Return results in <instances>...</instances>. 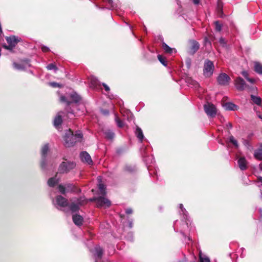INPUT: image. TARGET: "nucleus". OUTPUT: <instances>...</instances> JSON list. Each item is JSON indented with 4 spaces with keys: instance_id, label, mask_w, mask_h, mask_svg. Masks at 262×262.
Instances as JSON below:
<instances>
[{
    "instance_id": "nucleus-1",
    "label": "nucleus",
    "mask_w": 262,
    "mask_h": 262,
    "mask_svg": "<svg viewBox=\"0 0 262 262\" xmlns=\"http://www.w3.org/2000/svg\"><path fill=\"white\" fill-rule=\"evenodd\" d=\"M82 137L83 135L81 131H76L75 134H73L70 130L64 137V145L67 147H70L76 142H81Z\"/></svg>"
},
{
    "instance_id": "nucleus-2",
    "label": "nucleus",
    "mask_w": 262,
    "mask_h": 262,
    "mask_svg": "<svg viewBox=\"0 0 262 262\" xmlns=\"http://www.w3.org/2000/svg\"><path fill=\"white\" fill-rule=\"evenodd\" d=\"M214 70L213 62L208 59L205 60L203 67V75L205 77H210L212 75Z\"/></svg>"
},
{
    "instance_id": "nucleus-3",
    "label": "nucleus",
    "mask_w": 262,
    "mask_h": 262,
    "mask_svg": "<svg viewBox=\"0 0 262 262\" xmlns=\"http://www.w3.org/2000/svg\"><path fill=\"white\" fill-rule=\"evenodd\" d=\"M76 166V164L73 162L64 161L59 165L58 172L60 173H65L69 172L71 170L74 169Z\"/></svg>"
},
{
    "instance_id": "nucleus-4",
    "label": "nucleus",
    "mask_w": 262,
    "mask_h": 262,
    "mask_svg": "<svg viewBox=\"0 0 262 262\" xmlns=\"http://www.w3.org/2000/svg\"><path fill=\"white\" fill-rule=\"evenodd\" d=\"M90 201H96L98 207H108L111 204L110 201L104 196L94 197Z\"/></svg>"
},
{
    "instance_id": "nucleus-5",
    "label": "nucleus",
    "mask_w": 262,
    "mask_h": 262,
    "mask_svg": "<svg viewBox=\"0 0 262 262\" xmlns=\"http://www.w3.org/2000/svg\"><path fill=\"white\" fill-rule=\"evenodd\" d=\"M6 40L8 46H4V48L9 50H12L17 43L20 41V38L15 36H11L6 37Z\"/></svg>"
},
{
    "instance_id": "nucleus-6",
    "label": "nucleus",
    "mask_w": 262,
    "mask_h": 262,
    "mask_svg": "<svg viewBox=\"0 0 262 262\" xmlns=\"http://www.w3.org/2000/svg\"><path fill=\"white\" fill-rule=\"evenodd\" d=\"M204 108L205 112L210 117H214L217 113V110L214 105L210 103H207L204 104Z\"/></svg>"
},
{
    "instance_id": "nucleus-7",
    "label": "nucleus",
    "mask_w": 262,
    "mask_h": 262,
    "mask_svg": "<svg viewBox=\"0 0 262 262\" xmlns=\"http://www.w3.org/2000/svg\"><path fill=\"white\" fill-rule=\"evenodd\" d=\"M69 96L70 99L72 100L71 102L67 101L66 97L63 96H60V100L61 102L67 103L68 105H70L71 102L77 103L81 99L80 96L75 92H72L70 94Z\"/></svg>"
},
{
    "instance_id": "nucleus-8",
    "label": "nucleus",
    "mask_w": 262,
    "mask_h": 262,
    "mask_svg": "<svg viewBox=\"0 0 262 262\" xmlns=\"http://www.w3.org/2000/svg\"><path fill=\"white\" fill-rule=\"evenodd\" d=\"M49 150V144H45L41 148V165L42 168H44L46 164V157L48 152Z\"/></svg>"
},
{
    "instance_id": "nucleus-9",
    "label": "nucleus",
    "mask_w": 262,
    "mask_h": 262,
    "mask_svg": "<svg viewBox=\"0 0 262 262\" xmlns=\"http://www.w3.org/2000/svg\"><path fill=\"white\" fill-rule=\"evenodd\" d=\"M219 84L227 85L229 83L230 78L226 73L220 74L217 78Z\"/></svg>"
},
{
    "instance_id": "nucleus-10",
    "label": "nucleus",
    "mask_w": 262,
    "mask_h": 262,
    "mask_svg": "<svg viewBox=\"0 0 262 262\" xmlns=\"http://www.w3.org/2000/svg\"><path fill=\"white\" fill-rule=\"evenodd\" d=\"M55 205L57 208L64 207L68 206V200L61 195H58L55 200Z\"/></svg>"
},
{
    "instance_id": "nucleus-11",
    "label": "nucleus",
    "mask_w": 262,
    "mask_h": 262,
    "mask_svg": "<svg viewBox=\"0 0 262 262\" xmlns=\"http://www.w3.org/2000/svg\"><path fill=\"white\" fill-rule=\"evenodd\" d=\"M236 88L239 91H243L247 88V84L241 77H238L235 80Z\"/></svg>"
},
{
    "instance_id": "nucleus-12",
    "label": "nucleus",
    "mask_w": 262,
    "mask_h": 262,
    "mask_svg": "<svg viewBox=\"0 0 262 262\" xmlns=\"http://www.w3.org/2000/svg\"><path fill=\"white\" fill-rule=\"evenodd\" d=\"M190 48L189 52L191 54H194L199 49L200 45L199 43L193 40H190Z\"/></svg>"
},
{
    "instance_id": "nucleus-13",
    "label": "nucleus",
    "mask_w": 262,
    "mask_h": 262,
    "mask_svg": "<svg viewBox=\"0 0 262 262\" xmlns=\"http://www.w3.org/2000/svg\"><path fill=\"white\" fill-rule=\"evenodd\" d=\"M94 257L95 259V262H98V259H100L103 254V250L99 246H97L94 249Z\"/></svg>"
},
{
    "instance_id": "nucleus-14",
    "label": "nucleus",
    "mask_w": 262,
    "mask_h": 262,
    "mask_svg": "<svg viewBox=\"0 0 262 262\" xmlns=\"http://www.w3.org/2000/svg\"><path fill=\"white\" fill-rule=\"evenodd\" d=\"M80 157L82 162H86L88 164H91L92 163V160L91 159V156L87 152H82L80 155Z\"/></svg>"
},
{
    "instance_id": "nucleus-15",
    "label": "nucleus",
    "mask_w": 262,
    "mask_h": 262,
    "mask_svg": "<svg viewBox=\"0 0 262 262\" xmlns=\"http://www.w3.org/2000/svg\"><path fill=\"white\" fill-rule=\"evenodd\" d=\"M72 219L74 223L77 226H81L82 224L83 219L82 216L75 214L73 215Z\"/></svg>"
},
{
    "instance_id": "nucleus-16",
    "label": "nucleus",
    "mask_w": 262,
    "mask_h": 262,
    "mask_svg": "<svg viewBox=\"0 0 262 262\" xmlns=\"http://www.w3.org/2000/svg\"><path fill=\"white\" fill-rule=\"evenodd\" d=\"M238 164L242 170H244L247 168V161L244 157H241L238 160Z\"/></svg>"
},
{
    "instance_id": "nucleus-17",
    "label": "nucleus",
    "mask_w": 262,
    "mask_h": 262,
    "mask_svg": "<svg viewBox=\"0 0 262 262\" xmlns=\"http://www.w3.org/2000/svg\"><path fill=\"white\" fill-rule=\"evenodd\" d=\"M89 84L91 88L97 89L99 85V82L94 76H91L89 79Z\"/></svg>"
},
{
    "instance_id": "nucleus-18",
    "label": "nucleus",
    "mask_w": 262,
    "mask_h": 262,
    "mask_svg": "<svg viewBox=\"0 0 262 262\" xmlns=\"http://www.w3.org/2000/svg\"><path fill=\"white\" fill-rule=\"evenodd\" d=\"M63 114V112H60L58 113L56 117L55 118L54 121V125L56 127H58L60 125H61L62 120V115Z\"/></svg>"
},
{
    "instance_id": "nucleus-19",
    "label": "nucleus",
    "mask_w": 262,
    "mask_h": 262,
    "mask_svg": "<svg viewBox=\"0 0 262 262\" xmlns=\"http://www.w3.org/2000/svg\"><path fill=\"white\" fill-rule=\"evenodd\" d=\"M13 66L16 69L21 70L25 69L27 67H30V64L29 63V60H25L23 64H18L16 62H14Z\"/></svg>"
},
{
    "instance_id": "nucleus-20",
    "label": "nucleus",
    "mask_w": 262,
    "mask_h": 262,
    "mask_svg": "<svg viewBox=\"0 0 262 262\" xmlns=\"http://www.w3.org/2000/svg\"><path fill=\"white\" fill-rule=\"evenodd\" d=\"M135 134L137 137L138 138L140 142H142L143 140L144 139V136L143 134V132L142 129L138 126L136 127V129L135 130Z\"/></svg>"
},
{
    "instance_id": "nucleus-21",
    "label": "nucleus",
    "mask_w": 262,
    "mask_h": 262,
    "mask_svg": "<svg viewBox=\"0 0 262 262\" xmlns=\"http://www.w3.org/2000/svg\"><path fill=\"white\" fill-rule=\"evenodd\" d=\"M81 201L77 199L76 203H72L70 206V209L72 212H76L79 209V205H81Z\"/></svg>"
},
{
    "instance_id": "nucleus-22",
    "label": "nucleus",
    "mask_w": 262,
    "mask_h": 262,
    "mask_svg": "<svg viewBox=\"0 0 262 262\" xmlns=\"http://www.w3.org/2000/svg\"><path fill=\"white\" fill-rule=\"evenodd\" d=\"M223 107L226 111H234L236 109L237 106L236 105L232 103L228 102L224 104L223 105Z\"/></svg>"
},
{
    "instance_id": "nucleus-23",
    "label": "nucleus",
    "mask_w": 262,
    "mask_h": 262,
    "mask_svg": "<svg viewBox=\"0 0 262 262\" xmlns=\"http://www.w3.org/2000/svg\"><path fill=\"white\" fill-rule=\"evenodd\" d=\"M59 181V179L57 176L50 178L48 181V184L50 187H53L57 184Z\"/></svg>"
},
{
    "instance_id": "nucleus-24",
    "label": "nucleus",
    "mask_w": 262,
    "mask_h": 262,
    "mask_svg": "<svg viewBox=\"0 0 262 262\" xmlns=\"http://www.w3.org/2000/svg\"><path fill=\"white\" fill-rule=\"evenodd\" d=\"M98 181L99 182V189L100 191V192L102 194H105L106 192H105V185L104 184H103L102 183H101V177H98Z\"/></svg>"
},
{
    "instance_id": "nucleus-25",
    "label": "nucleus",
    "mask_w": 262,
    "mask_h": 262,
    "mask_svg": "<svg viewBox=\"0 0 262 262\" xmlns=\"http://www.w3.org/2000/svg\"><path fill=\"white\" fill-rule=\"evenodd\" d=\"M251 99L252 100L253 102L256 104L257 105H260L261 104V99L259 97L251 95Z\"/></svg>"
},
{
    "instance_id": "nucleus-26",
    "label": "nucleus",
    "mask_w": 262,
    "mask_h": 262,
    "mask_svg": "<svg viewBox=\"0 0 262 262\" xmlns=\"http://www.w3.org/2000/svg\"><path fill=\"white\" fill-rule=\"evenodd\" d=\"M254 158L259 161H262V149H258L254 151Z\"/></svg>"
},
{
    "instance_id": "nucleus-27",
    "label": "nucleus",
    "mask_w": 262,
    "mask_h": 262,
    "mask_svg": "<svg viewBox=\"0 0 262 262\" xmlns=\"http://www.w3.org/2000/svg\"><path fill=\"white\" fill-rule=\"evenodd\" d=\"M254 70L257 73L262 74V64L258 62H255L254 63Z\"/></svg>"
},
{
    "instance_id": "nucleus-28",
    "label": "nucleus",
    "mask_w": 262,
    "mask_h": 262,
    "mask_svg": "<svg viewBox=\"0 0 262 262\" xmlns=\"http://www.w3.org/2000/svg\"><path fill=\"white\" fill-rule=\"evenodd\" d=\"M162 48L165 51V52L168 53H171L173 51V49L169 47L167 44H166L165 42L162 43Z\"/></svg>"
},
{
    "instance_id": "nucleus-29",
    "label": "nucleus",
    "mask_w": 262,
    "mask_h": 262,
    "mask_svg": "<svg viewBox=\"0 0 262 262\" xmlns=\"http://www.w3.org/2000/svg\"><path fill=\"white\" fill-rule=\"evenodd\" d=\"M104 134H105V135L106 136V137L108 139H112L114 138V133L110 130H106L105 132H104Z\"/></svg>"
},
{
    "instance_id": "nucleus-30",
    "label": "nucleus",
    "mask_w": 262,
    "mask_h": 262,
    "mask_svg": "<svg viewBox=\"0 0 262 262\" xmlns=\"http://www.w3.org/2000/svg\"><path fill=\"white\" fill-rule=\"evenodd\" d=\"M179 207L181 209L180 213H182L184 215V216H185V217H184V218L187 219V212L186 210H185V209L183 207V204H180L179 205Z\"/></svg>"
},
{
    "instance_id": "nucleus-31",
    "label": "nucleus",
    "mask_w": 262,
    "mask_h": 262,
    "mask_svg": "<svg viewBox=\"0 0 262 262\" xmlns=\"http://www.w3.org/2000/svg\"><path fill=\"white\" fill-rule=\"evenodd\" d=\"M229 141L231 143H232L236 147H238V144L237 140L233 137V136H231L229 138Z\"/></svg>"
},
{
    "instance_id": "nucleus-32",
    "label": "nucleus",
    "mask_w": 262,
    "mask_h": 262,
    "mask_svg": "<svg viewBox=\"0 0 262 262\" xmlns=\"http://www.w3.org/2000/svg\"><path fill=\"white\" fill-rule=\"evenodd\" d=\"M200 262H210V259L208 257L205 255L203 256L200 253Z\"/></svg>"
},
{
    "instance_id": "nucleus-33",
    "label": "nucleus",
    "mask_w": 262,
    "mask_h": 262,
    "mask_svg": "<svg viewBox=\"0 0 262 262\" xmlns=\"http://www.w3.org/2000/svg\"><path fill=\"white\" fill-rule=\"evenodd\" d=\"M115 121L119 127H121L124 125L123 122L117 116H116Z\"/></svg>"
},
{
    "instance_id": "nucleus-34",
    "label": "nucleus",
    "mask_w": 262,
    "mask_h": 262,
    "mask_svg": "<svg viewBox=\"0 0 262 262\" xmlns=\"http://www.w3.org/2000/svg\"><path fill=\"white\" fill-rule=\"evenodd\" d=\"M47 68L48 70H54L55 71L57 70V67L55 66V64H54L53 63H51V64H49V65H48L47 67Z\"/></svg>"
},
{
    "instance_id": "nucleus-35",
    "label": "nucleus",
    "mask_w": 262,
    "mask_h": 262,
    "mask_svg": "<svg viewBox=\"0 0 262 262\" xmlns=\"http://www.w3.org/2000/svg\"><path fill=\"white\" fill-rule=\"evenodd\" d=\"M158 58L159 60V61L164 66H167V64H166V61H165V59L164 58L160 55H159L158 56Z\"/></svg>"
},
{
    "instance_id": "nucleus-36",
    "label": "nucleus",
    "mask_w": 262,
    "mask_h": 262,
    "mask_svg": "<svg viewBox=\"0 0 262 262\" xmlns=\"http://www.w3.org/2000/svg\"><path fill=\"white\" fill-rule=\"evenodd\" d=\"M215 30L217 31H220L222 30V26L219 23V21H216L215 22Z\"/></svg>"
},
{
    "instance_id": "nucleus-37",
    "label": "nucleus",
    "mask_w": 262,
    "mask_h": 262,
    "mask_svg": "<svg viewBox=\"0 0 262 262\" xmlns=\"http://www.w3.org/2000/svg\"><path fill=\"white\" fill-rule=\"evenodd\" d=\"M59 191L62 194H64L66 193V188L63 185H59L58 186Z\"/></svg>"
},
{
    "instance_id": "nucleus-38",
    "label": "nucleus",
    "mask_w": 262,
    "mask_h": 262,
    "mask_svg": "<svg viewBox=\"0 0 262 262\" xmlns=\"http://www.w3.org/2000/svg\"><path fill=\"white\" fill-rule=\"evenodd\" d=\"M49 85L54 88L61 86V85L59 83L55 82H49Z\"/></svg>"
},
{
    "instance_id": "nucleus-39",
    "label": "nucleus",
    "mask_w": 262,
    "mask_h": 262,
    "mask_svg": "<svg viewBox=\"0 0 262 262\" xmlns=\"http://www.w3.org/2000/svg\"><path fill=\"white\" fill-rule=\"evenodd\" d=\"M41 49L42 51L43 52H48L50 51L49 48L48 47H46L45 46H42L41 47Z\"/></svg>"
},
{
    "instance_id": "nucleus-40",
    "label": "nucleus",
    "mask_w": 262,
    "mask_h": 262,
    "mask_svg": "<svg viewBox=\"0 0 262 262\" xmlns=\"http://www.w3.org/2000/svg\"><path fill=\"white\" fill-rule=\"evenodd\" d=\"M134 170V169L130 166H126L125 167V170H126L127 171L131 172V171H133Z\"/></svg>"
},
{
    "instance_id": "nucleus-41",
    "label": "nucleus",
    "mask_w": 262,
    "mask_h": 262,
    "mask_svg": "<svg viewBox=\"0 0 262 262\" xmlns=\"http://www.w3.org/2000/svg\"><path fill=\"white\" fill-rule=\"evenodd\" d=\"M220 43L221 45H222L223 46H225L226 45V41H225V40L224 38L221 37L220 39V40H219Z\"/></svg>"
},
{
    "instance_id": "nucleus-42",
    "label": "nucleus",
    "mask_w": 262,
    "mask_h": 262,
    "mask_svg": "<svg viewBox=\"0 0 262 262\" xmlns=\"http://www.w3.org/2000/svg\"><path fill=\"white\" fill-rule=\"evenodd\" d=\"M242 74L246 79L248 78V74L247 72L245 71H243L242 72Z\"/></svg>"
},
{
    "instance_id": "nucleus-43",
    "label": "nucleus",
    "mask_w": 262,
    "mask_h": 262,
    "mask_svg": "<svg viewBox=\"0 0 262 262\" xmlns=\"http://www.w3.org/2000/svg\"><path fill=\"white\" fill-rule=\"evenodd\" d=\"M102 85L104 86V89H105L106 91L108 92V91H110V88H109V86L107 84H106L104 83H103Z\"/></svg>"
},
{
    "instance_id": "nucleus-44",
    "label": "nucleus",
    "mask_w": 262,
    "mask_h": 262,
    "mask_svg": "<svg viewBox=\"0 0 262 262\" xmlns=\"http://www.w3.org/2000/svg\"><path fill=\"white\" fill-rule=\"evenodd\" d=\"M125 212L127 214H131L133 212V210L131 208H127L125 210Z\"/></svg>"
},
{
    "instance_id": "nucleus-45",
    "label": "nucleus",
    "mask_w": 262,
    "mask_h": 262,
    "mask_svg": "<svg viewBox=\"0 0 262 262\" xmlns=\"http://www.w3.org/2000/svg\"><path fill=\"white\" fill-rule=\"evenodd\" d=\"M194 5H199L200 4V0H192Z\"/></svg>"
},
{
    "instance_id": "nucleus-46",
    "label": "nucleus",
    "mask_w": 262,
    "mask_h": 262,
    "mask_svg": "<svg viewBox=\"0 0 262 262\" xmlns=\"http://www.w3.org/2000/svg\"><path fill=\"white\" fill-rule=\"evenodd\" d=\"M247 81H248L249 82H250V83H253L254 82V79H252V78H248L247 79Z\"/></svg>"
},
{
    "instance_id": "nucleus-47",
    "label": "nucleus",
    "mask_w": 262,
    "mask_h": 262,
    "mask_svg": "<svg viewBox=\"0 0 262 262\" xmlns=\"http://www.w3.org/2000/svg\"><path fill=\"white\" fill-rule=\"evenodd\" d=\"M222 4H221V1L220 0H218V2H217V7L219 8H221V7H222Z\"/></svg>"
},
{
    "instance_id": "nucleus-48",
    "label": "nucleus",
    "mask_w": 262,
    "mask_h": 262,
    "mask_svg": "<svg viewBox=\"0 0 262 262\" xmlns=\"http://www.w3.org/2000/svg\"><path fill=\"white\" fill-rule=\"evenodd\" d=\"M193 85L195 88H196L199 86V84L196 81L193 82Z\"/></svg>"
},
{
    "instance_id": "nucleus-49",
    "label": "nucleus",
    "mask_w": 262,
    "mask_h": 262,
    "mask_svg": "<svg viewBox=\"0 0 262 262\" xmlns=\"http://www.w3.org/2000/svg\"><path fill=\"white\" fill-rule=\"evenodd\" d=\"M258 180L259 183H260L261 186H262V177H259L258 178Z\"/></svg>"
},
{
    "instance_id": "nucleus-50",
    "label": "nucleus",
    "mask_w": 262,
    "mask_h": 262,
    "mask_svg": "<svg viewBox=\"0 0 262 262\" xmlns=\"http://www.w3.org/2000/svg\"><path fill=\"white\" fill-rule=\"evenodd\" d=\"M107 2L109 4H110L112 6V7H113V6H112V4L113 3V0H107Z\"/></svg>"
},
{
    "instance_id": "nucleus-51",
    "label": "nucleus",
    "mask_w": 262,
    "mask_h": 262,
    "mask_svg": "<svg viewBox=\"0 0 262 262\" xmlns=\"http://www.w3.org/2000/svg\"><path fill=\"white\" fill-rule=\"evenodd\" d=\"M205 44L206 45L207 43H208L209 44H210V42L209 41V40H208V39L206 37L205 38Z\"/></svg>"
},
{
    "instance_id": "nucleus-52",
    "label": "nucleus",
    "mask_w": 262,
    "mask_h": 262,
    "mask_svg": "<svg viewBox=\"0 0 262 262\" xmlns=\"http://www.w3.org/2000/svg\"><path fill=\"white\" fill-rule=\"evenodd\" d=\"M129 226L130 228H132L133 227V223H132V222L129 223Z\"/></svg>"
},
{
    "instance_id": "nucleus-53",
    "label": "nucleus",
    "mask_w": 262,
    "mask_h": 262,
    "mask_svg": "<svg viewBox=\"0 0 262 262\" xmlns=\"http://www.w3.org/2000/svg\"><path fill=\"white\" fill-rule=\"evenodd\" d=\"M103 113H104V114H108V111H103Z\"/></svg>"
},
{
    "instance_id": "nucleus-54",
    "label": "nucleus",
    "mask_w": 262,
    "mask_h": 262,
    "mask_svg": "<svg viewBox=\"0 0 262 262\" xmlns=\"http://www.w3.org/2000/svg\"><path fill=\"white\" fill-rule=\"evenodd\" d=\"M68 113H71V114H74V111H68Z\"/></svg>"
},
{
    "instance_id": "nucleus-55",
    "label": "nucleus",
    "mask_w": 262,
    "mask_h": 262,
    "mask_svg": "<svg viewBox=\"0 0 262 262\" xmlns=\"http://www.w3.org/2000/svg\"><path fill=\"white\" fill-rule=\"evenodd\" d=\"M227 124H228V125H229V126L230 127H232V124H231V123H228Z\"/></svg>"
},
{
    "instance_id": "nucleus-56",
    "label": "nucleus",
    "mask_w": 262,
    "mask_h": 262,
    "mask_svg": "<svg viewBox=\"0 0 262 262\" xmlns=\"http://www.w3.org/2000/svg\"><path fill=\"white\" fill-rule=\"evenodd\" d=\"M258 117L259 118H260L262 120V116L261 115H259Z\"/></svg>"
},
{
    "instance_id": "nucleus-57",
    "label": "nucleus",
    "mask_w": 262,
    "mask_h": 262,
    "mask_svg": "<svg viewBox=\"0 0 262 262\" xmlns=\"http://www.w3.org/2000/svg\"><path fill=\"white\" fill-rule=\"evenodd\" d=\"M78 106H79V107H80V105H78ZM81 107H82V108H83V109H84V106H83L82 105H81Z\"/></svg>"
},
{
    "instance_id": "nucleus-58",
    "label": "nucleus",
    "mask_w": 262,
    "mask_h": 262,
    "mask_svg": "<svg viewBox=\"0 0 262 262\" xmlns=\"http://www.w3.org/2000/svg\"><path fill=\"white\" fill-rule=\"evenodd\" d=\"M261 197H262V192H261Z\"/></svg>"
}]
</instances>
